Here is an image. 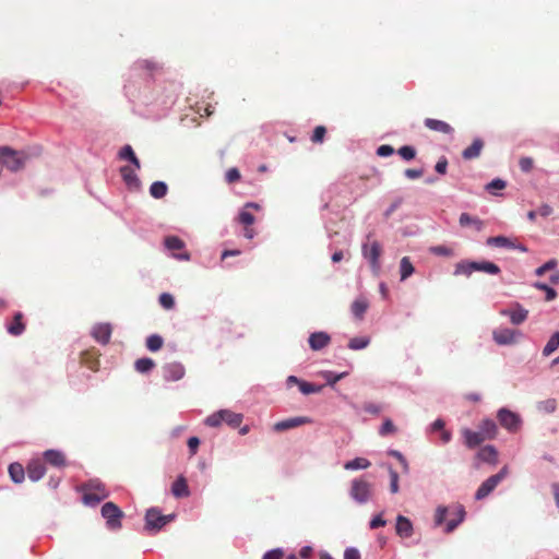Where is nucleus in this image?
<instances>
[{"instance_id":"nucleus-1","label":"nucleus","mask_w":559,"mask_h":559,"mask_svg":"<svg viewBox=\"0 0 559 559\" xmlns=\"http://www.w3.org/2000/svg\"><path fill=\"white\" fill-rule=\"evenodd\" d=\"M29 155L25 151H17L10 146H0V167L12 173L22 170Z\"/></svg>"},{"instance_id":"nucleus-2","label":"nucleus","mask_w":559,"mask_h":559,"mask_svg":"<svg viewBox=\"0 0 559 559\" xmlns=\"http://www.w3.org/2000/svg\"><path fill=\"white\" fill-rule=\"evenodd\" d=\"M79 491L82 492L83 503L91 507L97 506L109 496L105 485L98 479H91L90 481L82 484L79 487Z\"/></svg>"},{"instance_id":"nucleus-3","label":"nucleus","mask_w":559,"mask_h":559,"mask_svg":"<svg viewBox=\"0 0 559 559\" xmlns=\"http://www.w3.org/2000/svg\"><path fill=\"white\" fill-rule=\"evenodd\" d=\"M242 414L234 413L229 409H222L209 416L205 419V424L210 427H217L224 421L231 428H237L242 423Z\"/></svg>"},{"instance_id":"nucleus-4","label":"nucleus","mask_w":559,"mask_h":559,"mask_svg":"<svg viewBox=\"0 0 559 559\" xmlns=\"http://www.w3.org/2000/svg\"><path fill=\"white\" fill-rule=\"evenodd\" d=\"M373 486L365 478H355L350 486V497L358 503H366L372 496Z\"/></svg>"},{"instance_id":"nucleus-5","label":"nucleus","mask_w":559,"mask_h":559,"mask_svg":"<svg viewBox=\"0 0 559 559\" xmlns=\"http://www.w3.org/2000/svg\"><path fill=\"white\" fill-rule=\"evenodd\" d=\"M508 474V467L504 466L501 471L489 478H487L481 485L478 487L475 493L476 500H483L488 497L496 487L506 478Z\"/></svg>"},{"instance_id":"nucleus-6","label":"nucleus","mask_w":559,"mask_h":559,"mask_svg":"<svg viewBox=\"0 0 559 559\" xmlns=\"http://www.w3.org/2000/svg\"><path fill=\"white\" fill-rule=\"evenodd\" d=\"M102 515L106 520V524L109 530L116 531L121 527L123 512L116 503H104L102 507Z\"/></svg>"},{"instance_id":"nucleus-7","label":"nucleus","mask_w":559,"mask_h":559,"mask_svg":"<svg viewBox=\"0 0 559 559\" xmlns=\"http://www.w3.org/2000/svg\"><path fill=\"white\" fill-rule=\"evenodd\" d=\"M174 519V515H163L159 510L152 508L145 514V528L158 531Z\"/></svg>"},{"instance_id":"nucleus-8","label":"nucleus","mask_w":559,"mask_h":559,"mask_svg":"<svg viewBox=\"0 0 559 559\" xmlns=\"http://www.w3.org/2000/svg\"><path fill=\"white\" fill-rule=\"evenodd\" d=\"M521 332L518 330L502 328L493 330L492 337L498 345H512L515 344L521 336Z\"/></svg>"},{"instance_id":"nucleus-9","label":"nucleus","mask_w":559,"mask_h":559,"mask_svg":"<svg viewBox=\"0 0 559 559\" xmlns=\"http://www.w3.org/2000/svg\"><path fill=\"white\" fill-rule=\"evenodd\" d=\"M500 314L509 317L512 324L519 325L527 319L528 310L524 309L520 304H515L508 309H502Z\"/></svg>"},{"instance_id":"nucleus-10","label":"nucleus","mask_w":559,"mask_h":559,"mask_svg":"<svg viewBox=\"0 0 559 559\" xmlns=\"http://www.w3.org/2000/svg\"><path fill=\"white\" fill-rule=\"evenodd\" d=\"M362 254L369 260L371 267L377 271L379 270V258L381 255V246L378 241L365 243L362 246Z\"/></svg>"},{"instance_id":"nucleus-11","label":"nucleus","mask_w":559,"mask_h":559,"mask_svg":"<svg viewBox=\"0 0 559 559\" xmlns=\"http://www.w3.org/2000/svg\"><path fill=\"white\" fill-rule=\"evenodd\" d=\"M498 419L502 427L511 431L516 430L520 425V417L515 413L506 408L498 412Z\"/></svg>"},{"instance_id":"nucleus-12","label":"nucleus","mask_w":559,"mask_h":559,"mask_svg":"<svg viewBox=\"0 0 559 559\" xmlns=\"http://www.w3.org/2000/svg\"><path fill=\"white\" fill-rule=\"evenodd\" d=\"M310 423H311V419L309 417H304V416L293 417V418L277 421L273 426V429L277 432H282V431L289 430V429H293V428H296V427H299V426H302L306 424H310Z\"/></svg>"},{"instance_id":"nucleus-13","label":"nucleus","mask_w":559,"mask_h":559,"mask_svg":"<svg viewBox=\"0 0 559 559\" xmlns=\"http://www.w3.org/2000/svg\"><path fill=\"white\" fill-rule=\"evenodd\" d=\"M331 342V336L323 331L311 333L308 343L312 350H321Z\"/></svg>"},{"instance_id":"nucleus-14","label":"nucleus","mask_w":559,"mask_h":559,"mask_svg":"<svg viewBox=\"0 0 559 559\" xmlns=\"http://www.w3.org/2000/svg\"><path fill=\"white\" fill-rule=\"evenodd\" d=\"M163 371L167 381H178L185 376V367L178 362L167 364L163 367Z\"/></svg>"},{"instance_id":"nucleus-15","label":"nucleus","mask_w":559,"mask_h":559,"mask_svg":"<svg viewBox=\"0 0 559 559\" xmlns=\"http://www.w3.org/2000/svg\"><path fill=\"white\" fill-rule=\"evenodd\" d=\"M27 476L31 480H39L46 473L45 463L39 460H32L26 467Z\"/></svg>"},{"instance_id":"nucleus-16","label":"nucleus","mask_w":559,"mask_h":559,"mask_svg":"<svg viewBox=\"0 0 559 559\" xmlns=\"http://www.w3.org/2000/svg\"><path fill=\"white\" fill-rule=\"evenodd\" d=\"M112 329L108 323H99L93 328L92 335L100 344H107L110 341Z\"/></svg>"},{"instance_id":"nucleus-17","label":"nucleus","mask_w":559,"mask_h":559,"mask_svg":"<svg viewBox=\"0 0 559 559\" xmlns=\"http://www.w3.org/2000/svg\"><path fill=\"white\" fill-rule=\"evenodd\" d=\"M462 436L464 437V443L469 449H474L487 440L479 430L473 431L467 428L462 430Z\"/></svg>"},{"instance_id":"nucleus-18","label":"nucleus","mask_w":559,"mask_h":559,"mask_svg":"<svg viewBox=\"0 0 559 559\" xmlns=\"http://www.w3.org/2000/svg\"><path fill=\"white\" fill-rule=\"evenodd\" d=\"M395 530L396 534L402 538H409L414 532L412 522L404 515H399L396 518Z\"/></svg>"},{"instance_id":"nucleus-19","label":"nucleus","mask_w":559,"mask_h":559,"mask_svg":"<svg viewBox=\"0 0 559 559\" xmlns=\"http://www.w3.org/2000/svg\"><path fill=\"white\" fill-rule=\"evenodd\" d=\"M424 124L426 128H428L431 131H436L443 134H451L453 132V128L445 121L433 119V118H426L424 121Z\"/></svg>"},{"instance_id":"nucleus-20","label":"nucleus","mask_w":559,"mask_h":559,"mask_svg":"<svg viewBox=\"0 0 559 559\" xmlns=\"http://www.w3.org/2000/svg\"><path fill=\"white\" fill-rule=\"evenodd\" d=\"M24 316L22 312H16L12 321L7 324V331L13 336H19L25 331Z\"/></svg>"},{"instance_id":"nucleus-21","label":"nucleus","mask_w":559,"mask_h":559,"mask_svg":"<svg viewBox=\"0 0 559 559\" xmlns=\"http://www.w3.org/2000/svg\"><path fill=\"white\" fill-rule=\"evenodd\" d=\"M483 148H484V141L481 139L477 138L473 141V143L469 146H467L462 152V157L467 160L477 158V157H479Z\"/></svg>"},{"instance_id":"nucleus-22","label":"nucleus","mask_w":559,"mask_h":559,"mask_svg":"<svg viewBox=\"0 0 559 559\" xmlns=\"http://www.w3.org/2000/svg\"><path fill=\"white\" fill-rule=\"evenodd\" d=\"M120 174L130 189H138L140 187V180L135 174V170L130 166H122Z\"/></svg>"},{"instance_id":"nucleus-23","label":"nucleus","mask_w":559,"mask_h":559,"mask_svg":"<svg viewBox=\"0 0 559 559\" xmlns=\"http://www.w3.org/2000/svg\"><path fill=\"white\" fill-rule=\"evenodd\" d=\"M459 222L462 227L471 226L476 231H481L485 227V223L481 219L471 216L468 213H462Z\"/></svg>"},{"instance_id":"nucleus-24","label":"nucleus","mask_w":559,"mask_h":559,"mask_svg":"<svg viewBox=\"0 0 559 559\" xmlns=\"http://www.w3.org/2000/svg\"><path fill=\"white\" fill-rule=\"evenodd\" d=\"M476 456L478 460L489 463V464H496L497 460H498L497 450L492 445H486V447L481 448L477 452Z\"/></svg>"},{"instance_id":"nucleus-25","label":"nucleus","mask_w":559,"mask_h":559,"mask_svg":"<svg viewBox=\"0 0 559 559\" xmlns=\"http://www.w3.org/2000/svg\"><path fill=\"white\" fill-rule=\"evenodd\" d=\"M486 245L490 247L512 249L515 247V240L506 236H495L487 238Z\"/></svg>"},{"instance_id":"nucleus-26","label":"nucleus","mask_w":559,"mask_h":559,"mask_svg":"<svg viewBox=\"0 0 559 559\" xmlns=\"http://www.w3.org/2000/svg\"><path fill=\"white\" fill-rule=\"evenodd\" d=\"M44 459L52 466L61 467L66 465V457L62 452L57 450H47L44 453Z\"/></svg>"},{"instance_id":"nucleus-27","label":"nucleus","mask_w":559,"mask_h":559,"mask_svg":"<svg viewBox=\"0 0 559 559\" xmlns=\"http://www.w3.org/2000/svg\"><path fill=\"white\" fill-rule=\"evenodd\" d=\"M171 493L176 498L188 497L190 495L187 479L183 476H179L171 486Z\"/></svg>"},{"instance_id":"nucleus-28","label":"nucleus","mask_w":559,"mask_h":559,"mask_svg":"<svg viewBox=\"0 0 559 559\" xmlns=\"http://www.w3.org/2000/svg\"><path fill=\"white\" fill-rule=\"evenodd\" d=\"M249 207L259 210L260 205L253 202H249L245 205V210H242L238 216L239 223L242 224L243 226H252L255 222L253 214L247 211V209Z\"/></svg>"},{"instance_id":"nucleus-29","label":"nucleus","mask_w":559,"mask_h":559,"mask_svg":"<svg viewBox=\"0 0 559 559\" xmlns=\"http://www.w3.org/2000/svg\"><path fill=\"white\" fill-rule=\"evenodd\" d=\"M479 431L487 440H491L496 437L498 428L493 420L484 419L479 425Z\"/></svg>"},{"instance_id":"nucleus-30","label":"nucleus","mask_w":559,"mask_h":559,"mask_svg":"<svg viewBox=\"0 0 559 559\" xmlns=\"http://www.w3.org/2000/svg\"><path fill=\"white\" fill-rule=\"evenodd\" d=\"M9 475L14 483H16V484L22 483L25 477V471H24L23 465L20 463L10 464L9 465Z\"/></svg>"},{"instance_id":"nucleus-31","label":"nucleus","mask_w":559,"mask_h":559,"mask_svg":"<svg viewBox=\"0 0 559 559\" xmlns=\"http://www.w3.org/2000/svg\"><path fill=\"white\" fill-rule=\"evenodd\" d=\"M82 362L91 370H98L99 360L95 352L86 350L82 354Z\"/></svg>"},{"instance_id":"nucleus-32","label":"nucleus","mask_w":559,"mask_h":559,"mask_svg":"<svg viewBox=\"0 0 559 559\" xmlns=\"http://www.w3.org/2000/svg\"><path fill=\"white\" fill-rule=\"evenodd\" d=\"M455 515H456L455 519H452L447 523V527H445L447 533H451L452 531H454L457 527V525L460 523L463 522V520L465 518V510H464L463 506L455 507Z\"/></svg>"},{"instance_id":"nucleus-33","label":"nucleus","mask_w":559,"mask_h":559,"mask_svg":"<svg viewBox=\"0 0 559 559\" xmlns=\"http://www.w3.org/2000/svg\"><path fill=\"white\" fill-rule=\"evenodd\" d=\"M473 272H475V262L461 261L455 264V269H454L455 276L465 275L468 277L472 275Z\"/></svg>"},{"instance_id":"nucleus-34","label":"nucleus","mask_w":559,"mask_h":559,"mask_svg":"<svg viewBox=\"0 0 559 559\" xmlns=\"http://www.w3.org/2000/svg\"><path fill=\"white\" fill-rule=\"evenodd\" d=\"M369 305L365 298H358L352 304V312L357 319H362L365 312L367 311Z\"/></svg>"},{"instance_id":"nucleus-35","label":"nucleus","mask_w":559,"mask_h":559,"mask_svg":"<svg viewBox=\"0 0 559 559\" xmlns=\"http://www.w3.org/2000/svg\"><path fill=\"white\" fill-rule=\"evenodd\" d=\"M168 192V187L164 181H155L150 187V194L154 199H162Z\"/></svg>"},{"instance_id":"nucleus-36","label":"nucleus","mask_w":559,"mask_h":559,"mask_svg":"<svg viewBox=\"0 0 559 559\" xmlns=\"http://www.w3.org/2000/svg\"><path fill=\"white\" fill-rule=\"evenodd\" d=\"M119 157H120L121 159H128V160H130V162L134 165V167H135L136 169H139V168L141 167V165H140V160H139V159H138V157L135 156L134 151H133V148L131 147V145H124V146L120 150V152H119Z\"/></svg>"},{"instance_id":"nucleus-37","label":"nucleus","mask_w":559,"mask_h":559,"mask_svg":"<svg viewBox=\"0 0 559 559\" xmlns=\"http://www.w3.org/2000/svg\"><path fill=\"white\" fill-rule=\"evenodd\" d=\"M475 271L485 272L488 274L496 275V274L500 273V267L493 262L481 261V262H475Z\"/></svg>"},{"instance_id":"nucleus-38","label":"nucleus","mask_w":559,"mask_h":559,"mask_svg":"<svg viewBox=\"0 0 559 559\" xmlns=\"http://www.w3.org/2000/svg\"><path fill=\"white\" fill-rule=\"evenodd\" d=\"M370 344L369 336H356L349 340L348 348L352 350H359L366 348Z\"/></svg>"},{"instance_id":"nucleus-39","label":"nucleus","mask_w":559,"mask_h":559,"mask_svg":"<svg viewBox=\"0 0 559 559\" xmlns=\"http://www.w3.org/2000/svg\"><path fill=\"white\" fill-rule=\"evenodd\" d=\"M371 465V463L365 459V457H356L352 461H348L345 463L344 468L345 469H365L368 468Z\"/></svg>"},{"instance_id":"nucleus-40","label":"nucleus","mask_w":559,"mask_h":559,"mask_svg":"<svg viewBox=\"0 0 559 559\" xmlns=\"http://www.w3.org/2000/svg\"><path fill=\"white\" fill-rule=\"evenodd\" d=\"M135 370L141 373H145L151 371L155 367V362L153 359L144 357L140 358L134 364Z\"/></svg>"},{"instance_id":"nucleus-41","label":"nucleus","mask_w":559,"mask_h":559,"mask_svg":"<svg viewBox=\"0 0 559 559\" xmlns=\"http://www.w3.org/2000/svg\"><path fill=\"white\" fill-rule=\"evenodd\" d=\"M559 347V332H556L551 335V337L548 340L547 344L545 345L543 349L544 356L551 355L557 348Z\"/></svg>"},{"instance_id":"nucleus-42","label":"nucleus","mask_w":559,"mask_h":559,"mask_svg":"<svg viewBox=\"0 0 559 559\" xmlns=\"http://www.w3.org/2000/svg\"><path fill=\"white\" fill-rule=\"evenodd\" d=\"M163 337L158 334H152L146 338V347L151 352H157L163 347Z\"/></svg>"},{"instance_id":"nucleus-43","label":"nucleus","mask_w":559,"mask_h":559,"mask_svg":"<svg viewBox=\"0 0 559 559\" xmlns=\"http://www.w3.org/2000/svg\"><path fill=\"white\" fill-rule=\"evenodd\" d=\"M401 280L404 281L414 273V266L408 257H404L400 263Z\"/></svg>"},{"instance_id":"nucleus-44","label":"nucleus","mask_w":559,"mask_h":559,"mask_svg":"<svg viewBox=\"0 0 559 559\" xmlns=\"http://www.w3.org/2000/svg\"><path fill=\"white\" fill-rule=\"evenodd\" d=\"M165 246L170 251L181 250L185 242L177 236H169L165 239Z\"/></svg>"},{"instance_id":"nucleus-45","label":"nucleus","mask_w":559,"mask_h":559,"mask_svg":"<svg viewBox=\"0 0 559 559\" xmlns=\"http://www.w3.org/2000/svg\"><path fill=\"white\" fill-rule=\"evenodd\" d=\"M299 390L302 394H312V393H319L321 391V386L316 385L310 382L301 381L299 382Z\"/></svg>"},{"instance_id":"nucleus-46","label":"nucleus","mask_w":559,"mask_h":559,"mask_svg":"<svg viewBox=\"0 0 559 559\" xmlns=\"http://www.w3.org/2000/svg\"><path fill=\"white\" fill-rule=\"evenodd\" d=\"M429 251L436 255H442V257H452L454 254L452 248L443 246V245L430 247Z\"/></svg>"},{"instance_id":"nucleus-47","label":"nucleus","mask_w":559,"mask_h":559,"mask_svg":"<svg viewBox=\"0 0 559 559\" xmlns=\"http://www.w3.org/2000/svg\"><path fill=\"white\" fill-rule=\"evenodd\" d=\"M534 287H536L537 289L544 290L546 293V300L547 301H550V300L555 299L556 296H557L556 290L554 288H551L550 286H548L547 284H545V283L536 282L534 284Z\"/></svg>"},{"instance_id":"nucleus-48","label":"nucleus","mask_w":559,"mask_h":559,"mask_svg":"<svg viewBox=\"0 0 559 559\" xmlns=\"http://www.w3.org/2000/svg\"><path fill=\"white\" fill-rule=\"evenodd\" d=\"M158 300H159V305L164 309L170 310L175 306V299H174L173 295H170L169 293L160 294Z\"/></svg>"},{"instance_id":"nucleus-49","label":"nucleus","mask_w":559,"mask_h":559,"mask_svg":"<svg viewBox=\"0 0 559 559\" xmlns=\"http://www.w3.org/2000/svg\"><path fill=\"white\" fill-rule=\"evenodd\" d=\"M397 153L405 160H411L416 156V150L409 145H404L400 147Z\"/></svg>"},{"instance_id":"nucleus-50","label":"nucleus","mask_w":559,"mask_h":559,"mask_svg":"<svg viewBox=\"0 0 559 559\" xmlns=\"http://www.w3.org/2000/svg\"><path fill=\"white\" fill-rule=\"evenodd\" d=\"M396 432V427L391 419H385L379 430L381 436L393 435Z\"/></svg>"},{"instance_id":"nucleus-51","label":"nucleus","mask_w":559,"mask_h":559,"mask_svg":"<svg viewBox=\"0 0 559 559\" xmlns=\"http://www.w3.org/2000/svg\"><path fill=\"white\" fill-rule=\"evenodd\" d=\"M557 407V402L555 399H548L538 404V409L545 413H552Z\"/></svg>"},{"instance_id":"nucleus-52","label":"nucleus","mask_w":559,"mask_h":559,"mask_svg":"<svg viewBox=\"0 0 559 559\" xmlns=\"http://www.w3.org/2000/svg\"><path fill=\"white\" fill-rule=\"evenodd\" d=\"M519 167L523 173H530L534 167V159L528 156H523L519 160Z\"/></svg>"},{"instance_id":"nucleus-53","label":"nucleus","mask_w":559,"mask_h":559,"mask_svg":"<svg viewBox=\"0 0 559 559\" xmlns=\"http://www.w3.org/2000/svg\"><path fill=\"white\" fill-rule=\"evenodd\" d=\"M325 133H326L325 127H323V126L316 127L313 130L312 136H311V141L313 143H321L324 140Z\"/></svg>"},{"instance_id":"nucleus-54","label":"nucleus","mask_w":559,"mask_h":559,"mask_svg":"<svg viewBox=\"0 0 559 559\" xmlns=\"http://www.w3.org/2000/svg\"><path fill=\"white\" fill-rule=\"evenodd\" d=\"M447 514H448V508L438 507L436 510V513H435L436 525H438V526L441 525L444 522Z\"/></svg>"},{"instance_id":"nucleus-55","label":"nucleus","mask_w":559,"mask_h":559,"mask_svg":"<svg viewBox=\"0 0 559 559\" xmlns=\"http://www.w3.org/2000/svg\"><path fill=\"white\" fill-rule=\"evenodd\" d=\"M390 490L392 493L399 491V474L392 468H390Z\"/></svg>"},{"instance_id":"nucleus-56","label":"nucleus","mask_w":559,"mask_h":559,"mask_svg":"<svg viewBox=\"0 0 559 559\" xmlns=\"http://www.w3.org/2000/svg\"><path fill=\"white\" fill-rule=\"evenodd\" d=\"M506 181L502 179H493L486 186V190L493 192V190H502L506 188Z\"/></svg>"},{"instance_id":"nucleus-57","label":"nucleus","mask_w":559,"mask_h":559,"mask_svg":"<svg viewBox=\"0 0 559 559\" xmlns=\"http://www.w3.org/2000/svg\"><path fill=\"white\" fill-rule=\"evenodd\" d=\"M403 201V198H396L384 212V217L389 218L402 205Z\"/></svg>"},{"instance_id":"nucleus-58","label":"nucleus","mask_w":559,"mask_h":559,"mask_svg":"<svg viewBox=\"0 0 559 559\" xmlns=\"http://www.w3.org/2000/svg\"><path fill=\"white\" fill-rule=\"evenodd\" d=\"M225 179L228 183H234L240 179V171L237 168H230L227 170Z\"/></svg>"},{"instance_id":"nucleus-59","label":"nucleus","mask_w":559,"mask_h":559,"mask_svg":"<svg viewBox=\"0 0 559 559\" xmlns=\"http://www.w3.org/2000/svg\"><path fill=\"white\" fill-rule=\"evenodd\" d=\"M283 557H284L283 550L280 548H276V549L266 551L263 555L262 559H283Z\"/></svg>"},{"instance_id":"nucleus-60","label":"nucleus","mask_w":559,"mask_h":559,"mask_svg":"<svg viewBox=\"0 0 559 559\" xmlns=\"http://www.w3.org/2000/svg\"><path fill=\"white\" fill-rule=\"evenodd\" d=\"M394 153V148L391 145L383 144L377 148V155L380 157H386Z\"/></svg>"},{"instance_id":"nucleus-61","label":"nucleus","mask_w":559,"mask_h":559,"mask_svg":"<svg viewBox=\"0 0 559 559\" xmlns=\"http://www.w3.org/2000/svg\"><path fill=\"white\" fill-rule=\"evenodd\" d=\"M447 168H448V159L445 157H441L437 162L435 169L438 174L444 175L447 173Z\"/></svg>"},{"instance_id":"nucleus-62","label":"nucleus","mask_w":559,"mask_h":559,"mask_svg":"<svg viewBox=\"0 0 559 559\" xmlns=\"http://www.w3.org/2000/svg\"><path fill=\"white\" fill-rule=\"evenodd\" d=\"M404 174L409 179H417V178H420L424 175V170L423 169L408 168V169L405 170Z\"/></svg>"},{"instance_id":"nucleus-63","label":"nucleus","mask_w":559,"mask_h":559,"mask_svg":"<svg viewBox=\"0 0 559 559\" xmlns=\"http://www.w3.org/2000/svg\"><path fill=\"white\" fill-rule=\"evenodd\" d=\"M385 525V521L383 520L382 515H376L371 521H370V528L372 530H376V528H379V527H382Z\"/></svg>"},{"instance_id":"nucleus-64","label":"nucleus","mask_w":559,"mask_h":559,"mask_svg":"<svg viewBox=\"0 0 559 559\" xmlns=\"http://www.w3.org/2000/svg\"><path fill=\"white\" fill-rule=\"evenodd\" d=\"M344 559H360V554L356 548H347L344 552Z\"/></svg>"}]
</instances>
